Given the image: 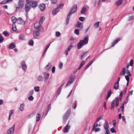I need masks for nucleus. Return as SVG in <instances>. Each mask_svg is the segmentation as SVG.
Returning <instances> with one entry per match:
<instances>
[{
    "label": "nucleus",
    "instance_id": "79ce46f5",
    "mask_svg": "<svg viewBox=\"0 0 134 134\" xmlns=\"http://www.w3.org/2000/svg\"><path fill=\"white\" fill-rule=\"evenodd\" d=\"M3 34H4L6 36H8L9 35V33L7 31H4L3 32Z\"/></svg>",
    "mask_w": 134,
    "mask_h": 134
},
{
    "label": "nucleus",
    "instance_id": "ea45409f",
    "mask_svg": "<svg viewBox=\"0 0 134 134\" xmlns=\"http://www.w3.org/2000/svg\"><path fill=\"white\" fill-rule=\"evenodd\" d=\"M41 115L40 114L38 113L36 115V121H38L40 119Z\"/></svg>",
    "mask_w": 134,
    "mask_h": 134
},
{
    "label": "nucleus",
    "instance_id": "603ef678",
    "mask_svg": "<svg viewBox=\"0 0 134 134\" xmlns=\"http://www.w3.org/2000/svg\"><path fill=\"white\" fill-rule=\"evenodd\" d=\"M12 30L13 31H15L16 30V27L14 24L12 25Z\"/></svg>",
    "mask_w": 134,
    "mask_h": 134
},
{
    "label": "nucleus",
    "instance_id": "412c9836",
    "mask_svg": "<svg viewBox=\"0 0 134 134\" xmlns=\"http://www.w3.org/2000/svg\"><path fill=\"white\" fill-rule=\"evenodd\" d=\"M17 18L14 16H12L11 18V21L14 24L16 21Z\"/></svg>",
    "mask_w": 134,
    "mask_h": 134
},
{
    "label": "nucleus",
    "instance_id": "c03bdc74",
    "mask_svg": "<svg viewBox=\"0 0 134 134\" xmlns=\"http://www.w3.org/2000/svg\"><path fill=\"white\" fill-rule=\"evenodd\" d=\"M59 68L60 69H62V68L63 64L62 62H60L58 64Z\"/></svg>",
    "mask_w": 134,
    "mask_h": 134
},
{
    "label": "nucleus",
    "instance_id": "72a5a7b5",
    "mask_svg": "<svg viewBox=\"0 0 134 134\" xmlns=\"http://www.w3.org/2000/svg\"><path fill=\"white\" fill-rule=\"evenodd\" d=\"M111 90H110L108 91L107 94V98L106 99V100H108V99L110 97L111 94Z\"/></svg>",
    "mask_w": 134,
    "mask_h": 134
},
{
    "label": "nucleus",
    "instance_id": "e433bc0d",
    "mask_svg": "<svg viewBox=\"0 0 134 134\" xmlns=\"http://www.w3.org/2000/svg\"><path fill=\"white\" fill-rule=\"evenodd\" d=\"M34 89L35 92H38L40 91V87L39 86L36 87H34Z\"/></svg>",
    "mask_w": 134,
    "mask_h": 134
},
{
    "label": "nucleus",
    "instance_id": "09e8293b",
    "mask_svg": "<svg viewBox=\"0 0 134 134\" xmlns=\"http://www.w3.org/2000/svg\"><path fill=\"white\" fill-rule=\"evenodd\" d=\"M55 35L57 37H59L60 36V33L59 31H57L55 33Z\"/></svg>",
    "mask_w": 134,
    "mask_h": 134
},
{
    "label": "nucleus",
    "instance_id": "680f3d73",
    "mask_svg": "<svg viewBox=\"0 0 134 134\" xmlns=\"http://www.w3.org/2000/svg\"><path fill=\"white\" fill-rule=\"evenodd\" d=\"M51 108V105L50 104H49L47 107V111H48L50 110Z\"/></svg>",
    "mask_w": 134,
    "mask_h": 134
},
{
    "label": "nucleus",
    "instance_id": "5fc2aeb1",
    "mask_svg": "<svg viewBox=\"0 0 134 134\" xmlns=\"http://www.w3.org/2000/svg\"><path fill=\"white\" fill-rule=\"evenodd\" d=\"M74 33L76 35H78L79 33V31L77 29H75L74 31Z\"/></svg>",
    "mask_w": 134,
    "mask_h": 134
},
{
    "label": "nucleus",
    "instance_id": "cd10ccee",
    "mask_svg": "<svg viewBox=\"0 0 134 134\" xmlns=\"http://www.w3.org/2000/svg\"><path fill=\"white\" fill-rule=\"evenodd\" d=\"M86 11V8L85 7H83L81 11V13L82 14H84Z\"/></svg>",
    "mask_w": 134,
    "mask_h": 134
},
{
    "label": "nucleus",
    "instance_id": "a211bd4d",
    "mask_svg": "<svg viewBox=\"0 0 134 134\" xmlns=\"http://www.w3.org/2000/svg\"><path fill=\"white\" fill-rule=\"evenodd\" d=\"M59 10V9H58V8H57L54 9L52 11V14L54 15L56 14L58 12Z\"/></svg>",
    "mask_w": 134,
    "mask_h": 134
},
{
    "label": "nucleus",
    "instance_id": "f257e3e1",
    "mask_svg": "<svg viewBox=\"0 0 134 134\" xmlns=\"http://www.w3.org/2000/svg\"><path fill=\"white\" fill-rule=\"evenodd\" d=\"M89 40L88 37V36H86L83 40H81L77 43V48L78 49H80L82 47L87 44Z\"/></svg>",
    "mask_w": 134,
    "mask_h": 134
},
{
    "label": "nucleus",
    "instance_id": "393cba45",
    "mask_svg": "<svg viewBox=\"0 0 134 134\" xmlns=\"http://www.w3.org/2000/svg\"><path fill=\"white\" fill-rule=\"evenodd\" d=\"M115 106L116 107H118L119 104V98L118 97H117L115 98Z\"/></svg>",
    "mask_w": 134,
    "mask_h": 134
},
{
    "label": "nucleus",
    "instance_id": "39448f33",
    "mask_svg": "<svg viewBox=\"0 0 134 134\" xmlns=\"http://www.w3.org/2000/svg\"><path fill=\"white\" fill-rule=\"evenodd\" d=\"M77 5L75 4L74 5L72 8L71 11L68 15H70L71 16L72 14L74 13L75 12L77 9Z\"/></svg>",
    "mask_w": 134,
    "mask_h": 134
},
{
    "label": "nucleus",
    "instance_id": "a878e982",
    "mask_svg": "<svg viewBox=\"0 0 134 134\" xmlns=\"http://www.w3.org/2000/svg\"><path fill=\"white\" fill-rule=\"evenodd\" d=\"M37 4V2L36 1H34L32 2V6L33 7H36Z\"/></svg>",
    "mask_w": 134,
    "mask_h": 134
},
{
    "label": "nucleus",
    "instance_id": "37998d69",
    "mask_svg": "<svg viewBox=\"0 0 134 134\" xmlns=\"http://www.w3.org/2000/svg\"><path fill=\"white\" fill-rule=\"evenodd\" d=\"M99 22H97L96 23L94 24V26L95 28H97L99 26Z\"/></svg>",
    "mask_w": 134,
    "mask_h": 134
},
{
    "label": "nucleus",
    "instance_id": "20e7f679",
    "mask_svg": "<svg viewBox=\"0 0 134 134\" xmlns=\"http://www.w3.org/2000/svg\"><path fill=\"white\" fill-rule=\"evenodd\" d=\"M21 66L23 70L24 71H26L27 66L25 62L24 61H22L21 62Z\"/></svg>",
    "mask_w": 134,
    "mask_h": 134
},
{
    "label": "nucleus",
    "instance_id": "dca6fc26",
    "mask_svg": "<svg viewBox=\"0 0 134 134\" xmlns=\"http://www.w3.org/2000/svg\"><path fill=\"white\" fill-rule=\"evenodd\" d=\"M40 23L38 22H36L34 24V27L35 29H38L39 28H40Z\"/></svg>",
    "mask_w": 134,
    "mask_h": 134
},
{
    "label": "nucleus",
    "instance_id": "4be33fe9",
    "mask_svg": "<svg viewBox=\"0 0 134 134\" xmlns=\"http://www.w3.org/2000/svg\"><path fill=\"white\" fill-rule=\"evenodd\" d=\"M70 16H70V15H67L66 21V25H68L69 24V21Z\"/></svg>",
    "mask_w": 134,
    "mask_h": 134
},
{
    "label": "nucleus",
    "instance_id": "ddd939ff",
    "mask_svg": "<svg viewBox=\"0 0 134 134\" xmlns=\"http://www.w3.org/2000/svg\"><path fill=\"white\" fill-rule=\"evenodd\" d=\"M43 74L45 79H48L49 75V73L44 72L43 73Z\"/></svg>",
    "mask_w": 134,
    "mask_h": 134
},
{
    "label": "nucleus",
    "instance_id": "6e6d98bb",
    "mask_svg": "<svg viewBox=\"0 0 134 134\" xmlns=\"http://www.w3.org/2000/svg\"><path fill=\"white\" fill-rule=\"evenodd\" d=\"M52 4H55L57 2V0H51Z\"/></svg>",
    "mask_w": 134,
    "mask_h": 134
},
{
    "label": "nucleus",
    "instance_id": "13d9d810",
    "mask_svg": "<svg viewBox=\"0 0 134 134\" xmlns=\"http://www.w3.org/2000/svg\"><path fill=\"white\" fill-rule=\"evenodd\" d=\"M29 44L31 46L33 45L34 44V42L33 40H30L29 42Z\"/></svg>",
    "mask_w": 134,
    "mask_h": 134
},
{
    "label": "nucleus",
    "instance_id": "9b49d317",
    "mask_svg": "<svg viewBox=\"0 0 134 134\" xmlns=\"http://www.w3.org/2000/svg\"><path fill=\"white\" fill-rule=\"evenodd\" d=\"M71 112V111L70 110H68L67 112L66 113L65 115L64 116V120L65 116H66V120H67Z\"/></svg>",
    "mask_w": 134,
    "mask_h": 134
},
{
    "label": "nucleus",
    "instance_id": "0eeeda50",
    "mask_svg": "<svg viewBox=\"0 0 134 134\" xmlns=\"http://www.w3.org/2000/svg\"><path fill=\"white\" fill-rule=\"evenodd\" d=\"M124 0H117L115 2V5L116 7H119L122 4Z\"/></svg>",
    "mask_w": 134,
    "mask_h": 134
},
{
    "label": "nucleus",
    "instance_id": "58836bf2",
    "mask_svg": "<svg viewBox=\"0 0 134 134\" xmlns=\"http://www.w3.org/2000/svg\"><path fill=\"white\" fill-rule=\"evenodd\" d=\"M62 86V85L61 86L59 87V88H58V90H57V95L58 96L59 95L60 92L61 90V87Z\"/></svg>",
    "mask_w": 134,
    "mask_h": 134
},
{
    "label": "nucleus",
    "instance_id": "338daca9",
    "mask_svg": "<svg viewBox=\"0 0 134 134\" xmlns=\"http://www.w3.org/2000/svg\"><path fill=\"white\" fill-rule=\"evenodd\" d=\"M97 0H95L93 2V4L94 6L96 5V4H97Z\"/></svg>",
    "mask_w": 134,
    "mask_h": 134
},
{
    "label": "nucleus",
    "instance_id": "4c0bfd02",
    "mask_svg": "<svg viewBox=\"0 0 134 134\" xmlns=\"http://www.w3.org/2000/svg\"><path fill=\"white\" fill-rule=\"evenodd\" d=\"M9 1H10V0H4L3 1L1 2L0 4H5L7 3L10 2H9Z\"/></svg>",
    "mask_w": 134,
    "mask_h": 134
},
{
    "label": "nucleus",
    "instance_id": "bf43d9fd",
    "mask_svg": "<svg viewBox=\"0 0 134 134\" xmlns=\"http://www.w3.org/2000/svg\"><path fill=\"white\" fill-rule=\"evenodd\" d=\"M106 1V0H99V2L98 4V5H100V2H105Z\"/></svg>",
    "mask_w": 134,
    "mask_h": 134
},
{
    "label": "nucleus",
    "instance_id": "de8ad7c7",
    "mask_svg": "<svg viewBox=\"0 0 134 134\" xmlns=\"http://www.w3.org/2000/svg\"><path fill=\"white\" fill-rule=\"evenodd\" d=\"M34 99V97L32 96H30L28 98V99L30 101H32Z\"/></svg>",
    "mask_w": 134,
    "mask_h": 134
},
{
    "label": "nucleus",
    "instance_id": "a19ab883",
    "mask_svg": "<svg viewBox=\"0 0 134 134\" xmlns=\"http://www.w3.org/2000/svg\"><path fill=\"white\" fill-rule=\"evenodd\" d=\"M4 40V37L2 36L0 34V43L3 42Z\"/></svg>",
    "mask_w": 134,
    "mask_h": 134
},
{
    "label": "nucleus",
    "instance_id": "f3484780",
    "mask_svg": "<svg viewBox=\"0 0 134 134\" xmlns=\"http://www.w3.org/2000/svg\"><path fill=\"white\" fill-rule=\"evenodd\" d=\"M15 44L13 42L10 43L9 46V48L10 49H12L15 48Z\"/></svg>",
    "mask_w": 134,
    "mask_h": 134
},
{
    "label": "nucleus",
    "instance_id": "6e6552de",
    "mask_svg": "<svg viewBox=\"0 0 134 134\" xmlns=\"http://www.w3.org/2000/svg\"><path fill=\"white\" fill-rule=\"evenodd\" d=\"M33 35L34 37H37L39 36V32L37 29H35L34 30Z\"/></svg>",
    "mask_w": 134,
    "mask_h": 134
},
{
    "label": "nucleus",
    "instance_id": "4468645a",
    "mask_svg": "<svg viewBox=\"0 0 134 134\" xmlns=\"http://www.w3.org/2000/svg\"><path fill=\"white\" fill-rule=\"evenodd\" d=\"M45 5L44 4H41L39 6V8L41 10L42 12L45 9Z\"/></svg>",
    "mask_w": 134,
    "mask_h": 134
},
{
    "label": "nucleus",
    "instance_id": "0e129e2a",
    "mask_svg": "<svg viewBox=\"0 0 134 134\" xmlns=\"http://www.w3.org/2000/svg\"><path fill=\"white\" fill-rule=\"evenodd\" d=\"M123 95V92H120V95L119 97V99L120 100H121V98L122 97Z\"/></svg>",
    "mask_w": 134,
    "mask_h": 134
},
{
    "label": "nucleus",
    "instance_id": "f8f14e48",
    "mask_svg": "<svg viewBox=\"0 0 134 134\" xmlns=\"http://www.w3.org/2000/svg\"><path fill=\"white\" fill-rule=\"evenodd\" d=\"M17 22L18 24H20L23 25L25 24V21L20 18L18 19Z\"/></svg>",
    "mask_w": 134,
    "mask_h": 134
},
{
    "label": "nucleus",
    "instance_id": "f03ea898",
    "mask_svg": "<svg viewBox=\"0 0 134 134\" xmlns=\"http://www.w3.org/2000/svg\"><path fill=\"white\" fill-rule=\"evenodd\" d=\"M27 3L25 6V10L26 12H27L30 10L31 8V3L32 2V0H26Z\"/></svg>",
    "mask_w": 134,
    "mask_h": 134
},
{
    "label": "nucleus",
    "instance_id": "bb28decb",
    "mask_svg": "<svg viewBox=\"0 0 134 134\" xmlns=\"http://www.w3.org/2000/svg\"><path fill=\"white\" fill-rule=\"evenodd\" d=\"M19 39L21 40H24L25 38L24 35L23 34H21L19 36Z\"/></svg>",
    "mask_w": 134,
    "mask_h": 134
},
{
    "label": "nucleus",
    "instance_id": "aec40b11",
    "mask_svg": "<svg viewBox=\"0 0 134 134\" xmlns=\"http://www.w3.org/2000/svg\"><path fill=\"white\" fill-rule=\"evenodd\" d=\"M52 67V65L51 64L49 63L45 67V69L46 70L48 71Z\"/></svg>",
    "mask_w": 134,
    "mask_h": 134
},
{
    "label": "nucleus",
    "instance_id": "5701e85b",
    "mask_svg": "<svg viewBox=\"0 0 134 134\" xmlns=\"http://www.w3.org/2000/svg\"><path fill=\"white\" fill-rule=\"evenodd\" d=\"M37 80L38 81H41L43 80V78L42 76L41 75H39L37 78Z\"/></svg>",
    "mask_w": 134,
    "mask_h": 134
},
{
    "label": "nucleus",
    "instance_id": "9d476101",
    "mask_svg": "<svg viewBox=\"0 0 134 134\" xmlns=\"http://www.w3.org/2000/svg\"><path fill=\"white\" fill-rule=\"evenodd\" d=\"M25 104L24 103H22L20 105L19 107V110L21 111H23L24 109V107Z\"/></svg>",
    "mask_w": 134,
    "mask_h": 134
},
{
    "label": "nucleus",
    "instance_id": "7ed1b4c3",
    "mask_svg": "<svg viewBox=\"0 0 134 134\" xmlns=\"http://www.w3.org/2000/svg\"><path fill=\"white\" fill-rule=\"evenodd\" d=\"M104 129L105 130V134H110L109 126L107 122H105L104 125Z\"/></svg>",
    "mask_w": 134,
    "mask_h": 134
},
{
    "label": "nucleus",
    "instance_id": "423d86ee",
    "mask_svg": "<svg viewBox=\"0 0 134 134\" xmlns=\"http://www.w3.org/2000/svg\"><path fill=\"white\" fill-rule=\"evenodd\" d=\"M15 125H14L12 127L10 128L7 131V134H13L14 131Z\"/></svg>",
    "mask_w": 134,
    "mask_h": 134
},
{
    "label": "nucleus",
    "instance_id": "f704fd0d",
    "mask_svg": "<svg viewBox=\"0 0 134 134\" xmlns=\"http://www.w3.org/2000/svg\"><path fill=\"white\" fill-rule=\"evenodd\" d=\"M74 79H71L69 80L68 82V83L66 85V86H67L69 85H70L71 83H72Z\"/></svg>",
    "mask_w": 134,
    "mask_h": 134
},
{
    "label": "nucleus",
    "instance_id": "a18cd8bd",
    "mask_svg": "<svg viewBox=\"0 0 134 134\" xmlns=\"http://www.w3.org/2000/svg\"><path fill=\"white\" fill-rule=\"evenodd\" d=\"M87 53V52H86L84 54H82V55L81 56V58L82 60L83 59V58H84L86 56Z\"/></svg>",
    "mask_w": 134,
    "mask_h": 134
},
{
    "label": "nucleus",
    "instance_id": "1a4fd4ad",
    "mask_svg": "<svg viewBox=\"0 0 134 134\" xmlns=\"http://www.w3.org/2000/svg\"><path fill=\"white\" fill-rule=\"evenodd\" d=\"M76 26L77 27L80 28V30H82L83 27V24L80 22H78L77 23Z\"/></svg>",
    "mask_w": 134,
    "mask_h": 134
},
{
    "label": "nucleus",
    "instance_id": "4d7b16f0",
    "mask_svg": "<svg viewBox=\"0 0 134 134\" xmlns=\"http://www.w3.org/2000/svg\"><path fill=\"white\" fill-rule=\"evenodd\" d=\"M63 5H64L63 4H60L58 7L57 8H58L59 9L60 8L61 9H62Z\"/></svg>",
    "mask_w": 134,
    "mask_h": 134
},
{
    "label": "nucleus",
    "instance_id": "c85d7f7f",
    "mask_svg": "<svg viewBox=\"0 0 134 134\" xmlns=\"http://www.w3.org/2000/svg\"><path fill=\"white\" fill-rule=\"evenodd\" d=\"M45 18L43 16L41 17L39 23L40 24H42L43 21L45 20Z\"/></svg>",
    "mask_w": 134,
    "mask_h": 134
},
{
    "label": "nucleus",
    "instance_id": "6ab92c4d",
    "mask_svg": "<svg viewBox=\"0 0 134 134\" xmlns=\"http://www.w3.org/2000/svg\"><path fill=\"white\" fill-rule=\"evenodd\" d=\"M70 128V126L67 125L63 130V131L65 132H68L69 131V129Z\"/></svg>",
    "mask_w": 134,
    "mask_h": 134
},
{
    "label": "nucleus",
    "instance_id": "473e14b6",
    "mask_svg": "<svg viewBox=\"0 0 134 134\" xmlns=\"http://www.w3.org/2000/svg\"><path fill=\"white\" fill-rule=\"evenodd\" d=\"M115 101L114 100L111 103V109L112 110H113L114 109Z\"/></svg>",
    "mask_w": 134,
    "mask_h": 134
},
{
    "label": "nucleus",
    "instance_id": "7c9ffc66",
    "mask_svg": "<svg viewBox=\"0 0 134 134\" xmlns=\"http://www.w3.org/2000/svg\"><path fill=\"white\" fill-rule=\"evenodd\" d=\"M119 41V38L117 39L116 40H115L113 42L111 47H113L114 45L116 44Z\"/></svg>",
    "mask_w": 134,
    "mask_h": 134
},
{
    "label": "nucleus",
    "instance_id": "e2e57ef3",
    "mask_svg": "<svg viewBox=\"0 0 134 134\" xmlns=\"http://www.w3.org/2000/svg\"><path fill=\"white\" fill-rule=\"evenodd\" d=\"M129 76L126 75L125 76V79L127 80V81L128 82V81H129Z\"/></svg>",
    "mask_w": 134,
    "mask_h": 134
},
{
    "label": "nucleus",
    "instance_id": "774afa93",
    "mask_svg": "<svg viewBox=\"0 0 134 134\" xmlns=\"http://www.w3.org/2000/svg\"><path fill=\"white\" fill-rule=\"evenodd\" d=\"M73 46L72 44H71L69 46L68 48L70 50L73 47Z\"/></svg>",
    "mask_w": 134,
    "mask_h": 134
},
{
    "label": "nucleus",
    "instance_id": "49530a36",
    "mask_svg": "<svg viewBox=\"0 0 134 134\" xmlns=\"http://www.w3.org/2000/svg\"><path fill=\"white\" fill-rule=\"evenodd\" d=\"M79 20L81 21H83L85 20V18L83 17H80L79 18Z\"/></svg>",
    "mask_w": 134,
    "mask_h": 134
},
{
    "label": "nucleus",
    "instance_id": "2eb2a0df",
    "mask_svg": "<svg viewBox=\"0 0 134 134\" xmlns=\"http://www.w3.org/2000/svg\"><path fill=\"white\" fill-rule=\"evenodd\" d=\"M18 5L20 8H23L24 5V1L23 0H19L18 2Z\"/></svg>",
    "mask_w": 134,
    "mask_h": 134
},
{
    "label": "nucleus",
    "instance_id": "69168bd1",
    "mask_svg": "<svg viewBox=\"0 0 134 134\" xmlns=\"http://www.w3.org/2000/svg\"><path fill=\"white\" fill-rule=\"evenodd\" d=\"M55 67H53L52 69V73H54L55 72Z\"/></svg>",
    "mask_w": 134,
    "mask_h": 134
},
{
    "label": "nucleus",
    "instance_id": "8fccbe9b",
    "mask_svg": "<svg viewBox=\"0 0 134 134\" xmlns=\"http://www.w3.org/2000/svg\"><path fill=\"white\" fill-rule=\"evenodd\" d=\"M98 122L97 121H96V122L93 125V129L95 128H96V127H97V125Z\"/></svg>",
    "mask_w": 134,
    "mask_h": 134
},
{
    "label": "nucleus",
    "instance_id": "864d4df0",
    "mask_svg": "<svg viewBox=\"0 0 134 134\" xmlns=\"http://www.w3.org/2000/svg\"><path fill=\"white\" fill-rule=\"evenodd\" d=\"M113 126L115 127L116 126V120H113Z\"/></svg>",
    "mask_w": 134,
    "mask_h": 134
},
{
    "label": "nucleus",
    "instance_id": "b1692460",
    "mask_svg": "<svg viewBox=\"0 0 134 134\" xmlns=\"http://www.w3.org/2000/svg\"><path fill=\"white\" fill-rule=\"evenodd\" d=\"M119 83L116 82L114 86V88L115 90H117L119 88Z\"/></svg>",
    "mask_w": 134,
    "mask_h": 134
},
{
    "label": "nucleus",
    "instance_id": "c756f323",
    "mask_svg": "<svg viewBox=\"0 0 134 134\" xmlns=\"http://www.w3.org/2000/svg\"><path fill=\"white\" fill-rule=\"evenodd\" d=\"M126 71V69L125 68H124L122 70V72L120 73V75L122 76L124 75Z\"/></svg>",
    "mask_w": 134,
    "mask_h": 134
},
{
    "label": "nucleus",
    "instance_id": "052dcab7",
    "mask_svg": "<svg viewBox=\"0 0 134 134\" xmlns=\"http://www.w3.org/2000/svg\"><path fill=\"white\" fill-rule=\"evenodd\" d=\"M14 111V109L11 110L9 113V115H12V114L13 113Z\"/></svg>",
    "mask_w": 134,
    "mask_h": 134
},
{
    "label": "nucleus",
    "instance_id": "2f4dec72",
    "mask_svg": "<svg viewBox=\"0 0 134 134\" xmlns=\"http://www.w3.org/2000/svg\"><path fill=\"white\" fill-rule=\"evenodd\" d=\"M85 61H83L82 62L78 68V70L80 69L81 68L83 65L85 64Z\"/></svg>",
    "mask_w": 134,
    "mask_h": 134
},
{
    "label": "nucleus",
    "instance_id": "c9c22d12",
    "mask_svg": "<svg viewBox=\"0 0 134 134\" xmlns=\"http://www.w3.org/2000/svg\"><path fill=\"white\" fill-rule=\"evenodd\" d=\"M92 130L95 132H99L100 131V129L99 128H96L92 129Z\"/></svg>",
    "mask_w": 134,
    "mask_h": 134
},
{
    "label": "nucleus",
    "instance_id": "3c124183",
    "mask_svg": "<svg viewBox=\"0 0 134 134\" xmlns=\"http://www.w3.org/2000/svg\"><path fill=\"white\" fill-rule=\"evenodd\" d=\"M110 130L111 132L113 133H116V131L115 130L114 127L111 128L110 129Z\"/></svg>",
    "mask_w": 134,
    "mask_h": 134
}]
</instances>
